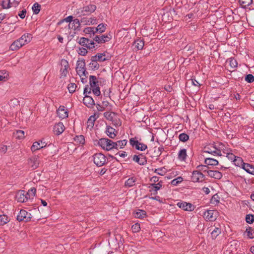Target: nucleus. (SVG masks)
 I'll list each match as a JSON object with an SVG mask.
<instances>
[{"label": "nucleus", "instance_id": "nucleus-2", "mask_svg": "<svg viewBox=\"0 0 254 254\" xmlns=\"http://www.w3.org/2000/svg\"><path fill=\"white\" fill-rule=\"evenodd\" d=\"M96 6L94 4H89L83 6L82 8L78 9L76 14L79 17L89 15L96 9Z\"/></svg>", "mask_w": 254, "mask_h": 254}, {"label": "nucleus", "instance_id": "nucleus-30", "mask_svg": "<svg viewBox=\"0 0 254 254\" xmlns=\"http://www.w3.org/2000/svg\"><path fill=\"white\" fill-rule=\"evenodd\" d=\"M204 163L207 166H216L218 165V161L212 158H206L205 159Z\"/></svg>", "mask_w": 254, "mask_h": 254}, {"label": "nucleus", "instance_id": "nucleus-7", "mask_svg": "<svg viewBox=\"0 0 254 254\" xmlns=\"http://www.w3.org/2000/svg\"><path fill=\"white\" fill-rule=\"evenodd\" d=\"M79 44L89 50L95 48L94 42L93 41L85 37H81L80 38L79 40Z\"/></svg>", "mask_w": 254, "mask_h": 254}, {"label": "nucleus", "instance_id": "nucleus-56", "mask_svg": "<svg viewBox=\"0 0 254 254\" xmlns=\"http://www.w3.org/2000/svg\"><path fill=\"white\" fill-rule=\"evenodd\" d=\"M91 88H92V90L93 93L95 95H96L97 96H99L101 94L100 87H99V86H95L94 87H91Z\"/></svg>", "mask_w": 254, "mask_h": 254}, {"label": "nucleus", "instance_id": "nucleus-52", "mask_svg": "<svg viewBox=\"0 0 254 254\" xmlns=\"http://www.w3.org/2000/svg\"><path fill=\"white\" fill-rule=\"evenodd\" d=\"M10 0H2L1 5L3 9H7L11 7V5H10Z\"/></svg>", "mask_w": 254, "mask_h": 254}, {"label": "nucleus", "instance_id": "nucleus-32", "mask_svg": "<svg viewBox=\"0 0 254 254\" xmlns=\"http://www.w3.org/2000/svg\"><path fill=\"white\" fill-rule=\"evenodd\" d=\"M226 63H229V65L232 69L236 68L238 66V63L234 58H230L226 61Z\"/></svg>", "mask_w": 254, "mask_h": 254}, {"label": "nucleus", "instance_id": "nucleus-35", "mask_svg": "<svg viewBox=\"0 0 254 254\" xmlns=\"http://www.w3.org/2000/svg\"><path fill=\"white\" fill-rule=\"evenodd\" d=\"M111 122L116 127H119L122 125V121L117 114L113 118V120Z\"/></svg>", "mask_w": 254, "mask_h": 254}, {"label": "nucleus", "instance_id": "nucleus-31", "mask_svg": "<svg viewBox=\"0 0 254 254\" xmlns=\"http://www.w3.org/2000/svg\"><path fill=\"white\" fill-rule=\"evenodd\" d=\"M22 47L18 40L14 41L10 46L9 49L11 51H16Z\"/></svg>", "mask_w": 254, "mask_h": 254}, {"label": "nucleus", "instance_id": "nucleus-49", "mask_svg": "<svg viewBox=\"0 0 254 254\" xmlns=\"http://www.w3.org/2000/svg\"><path fill=\"white\" fill-rule=\"evenodd\" d=\"M239 2L243 8H246L252 3L253 0H239Z\"/></svg>", "mask_w": 254, "mask_h": 254}, {"label": "nucleus", "instance_id": "nucleus-59", "mask_svg": "<svg viewBox=\"0 0 254 254\" xmlns=\"http://www.w3.org/2000/svg\"><path fill=\"white\" fill-rule=\"evenodd\" d=\"M246 221L248 223H253L254 221V216L251 214L247 215L246 216Z\"/></svg>", "mask_w": 254, "mask_h": 254}, {"label": "nucleus", "instance_id": "nucleus-50", "mask_svg": "<svg viewBox=\"0 0 254 254\" xmlns=\"http://www.w3.org/2000/svg\"><path fill=\"white\" fill-rule=\"evenodd\" d=\"M32 9L33 11V13L35 14H37L39 13L40 11L41 5L37 2H36L33 4Z\"/></svg>", "mask_w": 254, "mask_h": 254}, {"label": "nucleus", "instance_id": "nucleus-3", "mask_svg": "<svg viewBox=\"0 0 254 254\" xmlns=\"http://www.w3.org/2000/svg\"><path fill=\"white\" fill-rule=\"evenodd\" d=\"M214 145L216 149V156H222V153L225 154L227 151H231L227 144L220 142H214Z\"/></svg>", "mask_w": 254, "mask_h": 254}, {"label": "nucleus", "instance_id": "nucleus-14", "mask_svg": "<svg viewBox=\"0 0 254 254\" xmlns=\"http://www.w3.org/2000/svg\"><path fill=\"white\" fill-rule=\"evenodd\" d=\"M132 160L140 165H144L147 163L146 158L142 154L138 155H134L132 157Z\"/></svg>", "mask_w": 254, "mask_h": 254}, {"label": "nucleus", "instance_id": "nucleus-41", "mask_svg": "<svg viewBox=\"0 0 254 254\" xmlns=\"http://www.w3.org/2000/svg\"><path fill=\"white\" fill-rule=\"evenodd\" d=\"M117 145L115 147V149H118V147L120 148H123L127 143V140L126 139H124L122 140H118L117 142H115Z\"/></svg>", "mask_w": 254, "mask_h": 254}, {"label": "nucleus", "instance_id": "nucleus-62", "mask_svg": "<svg viewBox=\"0 0 254 254\" xmlns=\"http://www.w3.org/2000/svg\"><path fill=\"white\" fill-rule=\"evenodd\" d=\"M87 53V51L86 48H79L78 50V54L81 56H85Z\"/></svg>", "mask_w": 254, "mask_h": 254}, {"label": "nucleus", "instance_id": "nucleus-37", "mask_svg": "<svg viewBox=\"0 0 254 254\" xmlns=\"http://www.w3.org/2000/svg\"><path fill=\"white\" fill-rule=\"evenodd\" d=\"M8 73L5 70H0V81H5L8 79Z\"/></svg>", "mask_w": 254, "mask_h": 254}, {"label": "nucleus", "instance_id": "nucleus-53", "mask_svg": "<svg viewBox=\"0 0 254 254\" xmlns=\"http://www.w3.org/2000/svg\"><path fill=\"white\" fill-rule=\"evenodd\" d=\"M179 138L182 142H186L189 139V136L185 133H181L179 136Z\"/></svg>", "mask_w": 254, "mask_h": 254}, {"label": "nucleus", "instance_id": "nucleus-18", "mask_svg": "<svg viewBox=\"0 0 254 254\" xmlns=\"http://www.w3.org/2000/svg\"><path fill=\"white\" fill-rule=\"evenodd\" d=\"M32 36L31 34L26 33L24 34L18 40L21 44V45L23 46V45L26 44L27 43L30 42L32 39Z\"/></svg>", "mask_w": 254, "mask_h": 254}, {"label": "nucleus", "instance_id": "nucleus-64", "mask_svg": "<svg viewBox=\"0 0 254 254\" xmlns=\"http://www.w3.org/2000/svg\"><path fill=\"white\" fill-rule=\"evenodd\" d=\"M36 191L35 188H32L28 191V194L31 197H34L36 194Z\"/></svg>", "mask_w": 254, "mask_h": 254}, {"label": "nucleus", "instance_id": "nucleus-36", "mask_svg": "<svg viewBox=\"0 0 254 254\" xmlns=\"http://www.w3.org/2000/svg\"><path fill=\"white\" fill-rule=\"evenodd\" d=\"M233 163L236 166H242V168L244 167V165L246 164L244 163L242 158L240 157H236V158L234 160Z\"/></svg>", "mask_w": 254, "mask_h": 254}, {"label": "nucleus", "instance_id": "nucleus-63", "mask_svg": "<svg viewBox=\"0 0 254 254\" xmlns=\"http://www.w3.org/2000/svg\"><path fill=\"white\" fill-rule=\"evenodd\" d=\"M154 172L157 174L158 175L163 176L165 174V171L163 168H160L158 169H156L154 170Z\"/></svg>", "mask_w": 254, "mask_h": 254}, {"label": "nucleus", "instance_id": "nucleus-43", "mask_svg": "<svg viewBox=\"0 0 254 254\" xmlns=\"http://www.w3.org/2000/svg\"><path fill=\"white\" fill-rule=\"evenodd\" d=\"M9 221V219L6 215H0V225L3 226Z\"/></svg>", "mask_w": 254, "mask_h": 254}, {"label": "nucleus", "instance_id": "nucleus-25", "mask_svg": "<svg viewBox=\"0 0 254 254\" xmlns=\"http://www.w3.org/2000/svg\"><path fill=\"white\" fill-rule=\"evenodd\" d=\"M83 103L88 108L91 107L95 105L94 101L93 98L88 95H85L83 99Z\"/></svg>", "mask_w": 254, "mask_h": 254}, {"label": "nucleus", "instance_id": "nucleus-21", "mask_svg": "<svg viewBox=\"0 0 254 254\" xmlns=\"http://www.w3.org/2000/svg\"><path fill=\"white\" fill-rule=\"evenodd\" d=\"M99 64L97 63L96 57H91V62L88 64L89 69L96 70L99 69Z\"/></svg>", "mask_w": 254, "mask_h": 254}, {"label": "nucleus", "instance_id": "nucleus-44", "mask_svg": "<svg viewBox=\"0 0 254 254\" xmlns=\"http://www.w3.org/2000/svg\"><path fill=\"white\" fill-rule=\"evenodd\" d=\"M221 229L218 227H215L211 232V236L213 239H215L221 233Z\"/></svg>", "mask_w": 254, "mask_h": 254}, {"label": "nucleus", "instance_id": "nucleus-57", "mask_svg": "<svg viewBox=\"0 0 254 254\" xmlns=\"http://www.w3.org/2000/svg\"><path fill=\"white\" fill-rule=\"evenodd\" d=\"M245 80L248 83H252L254 81V76L252 74H247L245 77Z\"/></svg>", "mask_w": 254, "mask_h": 254}, {"label": "nucleus", "instance_id": "nucleus-24", "mask_svg": "<svg viewBox=\"0 0 254 254\" xmlns=\"http://www.w3.org/2000/svg\"><path fill=\"white\" fill-rule=\"evenodd\" d=\"M204 152L216 156V149L214 148V143L206 145L204 148Z\"/></svg>", "mask_w": 254, "mask_h": 254}, {"label": "nucleus", "instance_id": "nucleus-9", "mask_svg": "<svg viewBox=\"0 0 254 254\" xmlns=\"http://www.w3.org/2000/svg\"><path fill=\"white\" fill-rule=\"evenodd\" d=\"M177 205L179 208L187 211H192L195 208V207L193 204L185 201L179 202L177 203Z\"/></svg>", "mask_w": 254, "mask_h": 254}, {"label": "nucleus", "instance_id": "nucleus-19", "mask_svg": "<svg viewBox=\"0 0 254 254\" xmlns=\"http://www.w3.org/2000/svg\"><path fill=\"white\" fill-rule=\"evenodd\" d=\"M105 132L111 138H114L118 133V131L110 126H106Z\"/></svg>", "mask_w": 254, "mask_h": 254}, {"label": "nucleus", "instance_id": "nucleus-61", "mask_svg": "<svg viewBox=\"0 0 254 254\" xmlns=\"http://www.w3.org/2000/svg\"><path fill=\"white\" fill-rule=\"evenodd\" d=\"M73 17L72 15H69L65 18H64V19H63L62 21L59 22L58 24H59L60 23H62L64 21H65L67 23H71L72 21L74 20L73 19Z\"/></svg>", "mask_w": 254, "mask_h": 254}, {"label": "nucleus", "instance_id": "nucleus-45", "mask_svg": "<svg viewBox=\"0 0 254 254\" xmlns=\"http://www.w3.org/2000/svg\"><path fill=\"white\" fill-rule=\"evenodd\" d=\"M106 26H107V25L103 24V23H101V24H99L96 28H95V30L96 32V33L98 32L100 33H102L106 30Z\"/></svg>", "mask_w": 254, "mask_h": 254}, {"label": "nucleus", "instance_id": "nucleus-13", "mask_svg": "<svg viewBox=\"0 0 254 254\" xmlns=\"http://www.w3.org/2000/svg\"><path fill=\"white\" fill-rule=\"evenodd\" d=\"M162 181H159L158 183H152L150 184L148 186V188L150 189L149 191L152 192V194L156 195L157 194V191L162 187Z\"/></svg>", "mask_w": 254, "mask_h": 254}, {"label": "nucleus", "instance_id": "nucleus-27", "mask_svg": "<svg viewBox=\"0 0 254 254\" xmlns=\"http://www.w3.org/2000/svg\"><path fill=\"white\" fill-rule=\"evenodd\" d=\"M80 26L79 20L76 18L74 19L71 23L68 24L69 29H73L74 30L78 29Z\"/></svg>", "mask_w": 254, "mask_h": 254}, {"label": "nucleus", "instance_id": "nucleus-33", "mask_svg": "<svg viewBox=\"0 0 254 254\" xmlns=\"http://www.w3.org/2000/svg\"><path fill=\"white\" fill-rule=\"evenodd\" d=\"M89 83L91 87H94L98 85V81L96 76L90 75L89 76Z\"/></svg>", "mask_w": 254, "mask_h": 254}, {"label": "nucleus", "instance_id": "nucleus-47", "mask_svg": "<svg viewBox=\"0 0 254 254\" xmlns=\"http://www.w3.org/2000/svg\"><path fill=\"white\" fill-rule=\"evenodd\" d=\"M105 53L97 54V55L93 56V57H96L97 62H104L107 60V59L105 57Z\"/></svg>", "mask_w": 254, "mask_h": 254}, {"label": "nucleus", "instance_id": "nucleus-54", "mask_svg": "<svg viewBox=\"0 0 254 254\" xmlns=\"http://www.w3.org/2000/svg\"><path fill=\"white\" fill-rule=\"evenodd\" d=\"M95 28L94 27H87L84 30V32L86 34H92L93 35L96 33L95 31Z\"/></svg>", "mask_w": 254, "mask_h": 254}, {"label": "nucleus", "instance_id": "nucleus-1", "mask_svg": "<svg viewBox=\"0 0 254 254\" xmlns=\"http://www.w3.org/2000/svg\"><path fill=\"white\" fill-rule=\"evenodd\" d=\"M98 144L101 147L106 151L114 149L116 145L115 142L107 138H102L99 140Z\"/></svg>", "mask_w": 254, "mask_h": 254}, {"label": "nucleus", "instance_id": "nucleus-51", "mask_svg": "<svg viewBox=\"0 0 254 254\" xmlns=\"http://www.w3.org/2000/svg\"><path fill=\"white\" fill-rule=\"evenodd\" d=\"M77 85L74 83H70L68 85L67 89L69 93H73L75 91Z\"/></svg>", "mask_w": 254, "mask_h": 254}, {"label": "nucleus", "instance_id": "nucleus-4", "mask_svg": "<svg viewBox=\"0 0 254 254\" xmlns=\"http://www.w3.org/2000/svg\"><path fill=\"white\" fill-rule=\"evenodd\" d=\"M93 158L94 164L98 167H102L108 162L106 157L101 153H95Z\"/></svg>", "mask_w": 254, "mask_h": 254}, {"label": "nucleus", "instance_id": "nucleus-16", "mask_svg": "<svg viewBox=\"0 0 254 254\" xmlns=\"http://www.w3.org/2000/svg\"><path fill=\"white\" fill-rule=\"evenodd\" d=\"M111 39V37L108 35H103L101 36L96 35L93 38V40L99 44L104 43L109 41Z\"/></svg>", "mask_w": 254, "mask_h": 254}, {"label": "nucleus", "instance_id": "nucleus-38", "mask_svg": "<svg viewBox=\"0 0 254 254\" xmlns=\"http://www.w3.org/2000/svg\"><path fill=\"white\" fill-rule=\"evenodd\" d=\"M116 114L115 112H106L104 113V116L107 120L112 121Z\"/></svg>", "mask_w": 254, "mask_h": 254}, {"label": "nucleus", "instance_id": "nucleus-26", "mask_svg": "<svg viewBox=\"0 0 254 254\" xmlns=\"http://www.w3.org/2000/svg\"><path fill=\"white\" fill-rule=\"evenodd\" d=\"M207 174L209 177L216 179H220L223 176L221 172L216 170L207 171Z\"/></svg>", "mask_w": 254, "mask_h": 254}, {"label": "nucleus", "instance_id": "nucleus-34", "mask_svg": "<svg viewBox=\"0 0 254 254\" xmlns=\"http://www.w3.org/2000/svg\"><path fill=\"white\" fill-rule=\"evenodd\" d=\"M146 216V213L144 210H143L138 209L134 213V216L135 218H137L142 219V218L145 217Z\"/></svg>", "mask_w": 254, "mask_h": 254}, {"label": "nucleus", "instance_id": "nucleus-60", "mask_svg": "<svg viewBox=\"0 0 254 254\" xmlns=\"http://www.w3.org/2000/svg\"><path fill=\"white\" fill-rule=\"evenodd\" d=\"M131 229L133 233L139 232L140 229V225L138 223L133 224L131 227Z\"/></svg>", "mask_w": 254, "mask_h": 254}, {"label": "nucleus", "instance_id": "nucleus-15", "mask_svg": "<svg viewBox=\"0 0 254 254\" xmlns=\"http://www.w3.org/2000/svg\"><path fill=\"white\" fill-rule=\"evenodd\" d=\"M65 129L63 123L59 122L54 125L53 127V131L56 135H60L62 133Z\"/></svg>", "mask_w": 254, "mask_h": 254}, {"label": "nucleus", "instance_id": "nucleus-6", "mask_svg": "<svg viewBox=\"0 0 254 254\" xmlns=\"http://www.w3.org/2000/svg\"><path fill=\"white\" fill-rule=\"evenodd\" d=\"M130 144L134 147L136 149L140 150L141 151H144L147 149V146L146 144L139 142L136 138V137L131 138L129 139Z\"/></svg>", "mask_w": 254, "mask_h": 254}, {"label": "nucleus", "instance_id": "nucleus-8", "mask_svg": "<svg viewBox=\"0 0 254 254\" xmlns=\"http://www.w3.org/2000/svg\"><path fill=\"white\" fill-rule=\"evenodd\" d=\"M61 68L60 69L61 71V78L64 77L66 76L68 73V68H69L68 62L67 60L62 59L61 60Z\"/></svg>", "mask_w": 254, "mask_h": 254}, {"label": "nucleus", "instance_id": "nucleus-10", "mask_svg": "<svg viewBox=\"0 0 254 254\" xmlns=\"http://www.w3.org/2000/svg\"><path fill=\"white\" fill-rule=\"evenodd\" d=\"M191 179L194 183L202 182L204 181V175L199 171H193L192 173Z\"/></svg>", "mask_w": 254, "mask_h": 254}, {"label": "nucleus", "instance_id": "nucleus-23", "mask_svg": "<svg viewBox=\"0 0 254 254\" xmlns=\"http://www.w3.org/2000/svg\"><path fill=\"white\" fill-rule=\"evenodd\" d=\"M26 196L25 195V190H20L16 194V199L18 202H24L27 201Z\"/></svg>", "mask_w": 254, "mask_h": 254}, {"label": "nucleus", "instance_id": "nucleus-22", "mask_svg": "<svg viewBox=\"0 0 254 254\" xmlns=\"http://www.w3.org/2000/svg\"><path fill=\"white\" fill-rule=\"evenodd\" d=\"M144 46V42L142 39H138L135 40L133 44V49L135 51L141 50Z\"/></svg>", "mask_w": 254, "mask_h": 254}, {"label": "nucleus", "instance_id": "nucleus-42", "mask_svg": "<svg viewBox=\"0 0 254 254\" xmlns=\"http://www.w3.org/2000/svg\"><path fill=\"white\" fill-rule=\"evenodd\" d=\"M96 118L95 115L91 116L87 121V127H90V129L93 128L94 122L96 120Z\"/></svg>", "mask_w": 254, "mask_h": 254}, {"label": "nucleus", "instance_id": "nucleus-48", "mask_svg": "<svg viewBox=\"0 0 254 254\" xmlns=\"http://www.w3.org/2000/svg\"><path fill=\"white\" fill-rule=\"evenodd\" d=\"M245 233L249 238L253 239L254 238V230L252 227H249L246 229Z\"/></svg>", "mask_w": 254, "mask_h": 254}, {"label": "nucleus", "instance_id": "nucleus-12", "mask_svg": "<svg viewBox=\"0 0 254 254\" xmlns=\"http://www.w3.org/2000/svg\"><path fill=\"white\" fill-rule=\"evenodd\" d=\"M85 62L84 59H79L77 62L76 70L78 74H81V73L83 74L85 73Z\"/></svg>", "mask_w": 254, "mask_h": 254}, {"label": "nucleus", "instance_id": "nucleus-20", "mask_svg": "<svg viewBox=\"0 0 254 254\" xmlns=\"http://www.w3.org/2000/svg\"><path fill=\"white\" fill-rule=\"evenodd\" d=\"M57 114L59 118L61 119H65L68 117V112L67 110L65 109L63 106H61L57 111Z\"/></svg>", "mask_w": 254, "mask_h": 254}, {"label": "nucleus", "instance_id": "nucleus-17", "mask_svg": "<svg viewBox=\"0 0 254 254\" xmlns=\"http://www.w3.org/2000/svg\"><path fill=\"white\" fill-rule=\"evenodd\" d=\"M46 145L47 143H46L45 142H43L42 140L35 141L33 143V145L31 147V150L32 152H34L36 150L46 147Z\"/></svg>", "mask_w": 254, "mask_h": 254}, {"label": "nucleus", "instance_id": "nucleus-11", "mask_svg": "<svg viewBox=\"0 0 254 254\" xmlns=\"http://www.w3.org/2000/svg\"><path fill=\"white\" fill-rule=\"evenodd\" d=\"M217 215V212L216 211L208 210L204 212L203 217L206 220L212 221L216 219Z\"/></svg>", "mask_w": 254, "mask_h": 254}, {"label": "nucleus", "instance_id": "nucleus-28", "mask_svg": "<svg viewBox=\"0 0 254 254\" xmlns=\"http://www.w3.org/2000/svg\"><path fill=\"white\" fill-rule=\"evenodd\" d=\"M187 156L186 149H181L178 155V158L181 161H186Z\"/></svg>", "mask_w": 254, "mask_h": 254}, {"label": "nucleus", "instance_id": "nucleus-5", "mask_svg": "<svg viewBox=\"0 0 254 254\" xmlns=\"http://www.w3.org/2000/svg\"><path fill=\"white\" fill-rule=\"evenodd\" d=\"M32 215L30 213L24 209H21L19 214L17 216V220L19 222L24 221L25 222L31 220Z\"/></svg>", "mask_w": 254, "mask_h": 254}, {"label": "nucleus", "instance_id": "nucleus-40", "mask_svg": "<svg viewBox=\"0 0 254 254\" xmlns=\"http://www.w3.org/2000/svg\"><path fill=\"white\" fill-rule=\"evenodd\" d=\"M136 179L135 177H131L127 180L125 182V186L128 187H131L135 185Z\"/></svg>", "mask_w": 254, "mask_h": 254}, {"label": "nucleus", "instance_id": "nucleus-55", "mask_svg": "<svg viewBox=\"0 0 254 254\" xmlns=\"http://www.w3.org/2000/svg\"><path fill=\"white\" fill-rule=\"evenodd\" d=\"M183 181V179L181 177H178L177 178L173 180L171 184L173 186H177L179 183H181Z\"/></svg>", "mask_w": 254, "mask_h": 254}, {"label": "nucleus", "instance_id": "nucleus-29", "mask_svg": "<svg viewBox=\"0 0 254 254\" xmlns=\"http://www.w3.org/2000/svg\"><path fill=\"white\" fill-rule=\"evenodd\" d=\"M245 170L247 173L254 175V166L253 165L246 163L244 165V167L243 168Z\"/></svg>", "mask_w": 254, "mask_h": 254}, {"label": "nucleus", "instance_id": "nucleus-46", "mask_svg": "<svg viewBox=\"0 0 254 254\" xmlns=\"http://www.w3.org/2000/svg\"><path fill=\"white\" fill-rule=\"evenodd\" d=\"M74 139V141L79 144H83L85 143L84 136L82 135L76 136Z\"/></svg>", "mask_w": 254, "mask_h": 254}, {"label": "nucleus", "instance_id": "nucleus-39", "mask_svg": "<svg viewBox=\"0 0 254 254\" xmlns=\"http://www.w3.org/2000/svg\"><path fill=\"white\" fill-rule=\"evenodd\" d=\"M28 163L33 169H36L39 165V162L35 158L30 159L28 161Z\"/></svg>", "mask_w": 254, "mask_h": 254}, {"label": "nucleus", "instance_id": "nucleus-58", "mask_svg": "<svg viewBox=\"0 0 254 254\" xmlns=\"http://www.w3.org/2000/svg\"><path fill=\"white\" fill-rule=\"evenodd\" d=\"M231 151H227V153H226L225 154H226V157L228 158V159L231 161H232L233 162L234 161V160L236 158L237 156L234 155L231 152Z\"/></svg>", "mask_w": 254, "mask_h": 254}]
</instances>
